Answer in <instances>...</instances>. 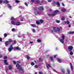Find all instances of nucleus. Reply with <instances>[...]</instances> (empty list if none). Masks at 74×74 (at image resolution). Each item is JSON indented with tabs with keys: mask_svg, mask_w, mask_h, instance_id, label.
I'll list each match as a JSON object with an SVG mask.
<instances>
[{
	"mask_svg": "<svg viewBox=\"0 0 74 74\" xmlns=\"http://www.w3.org/2000/svg\"><path fill=\"white\" fill-rule=\"evenodd\" d=\"M9 68L10 70H11L12 69V65H11V66H9Z\"/></svg>",
	"mask_w": 74,
	"mask_h": 74,
	"instance_id": "16",
	"label": "nucleus"
},
{
	"mask_svg": "<svg viewBox=\"0 0 74 74\" xmlns=\"http://www.w3.org/2000/svg\"><path fill=\"white\" fill-rule=\"evenodd\" d=\"M57 29L58 31V32H59V31H60V29L59 28V27H57Z\"/></svg>",
	"mask_w": 74,
	"mask_h": 74,
	"instance_id": "42",
	"label": "nucleus"
},
{
	"mask_svg": "<svg viewBox=\"0 0 74 74\" xmlns=\"http://www.w3.org/2000/svg\"><path fill=\"white\" fill-rule=\"evenodd\" d=\"M13 49L14 51H15L16 49V50H18V51H20L21 50V48H19L18 47H15L14 48H13Z\"/></svg>",
	"mask_w": 74,
	"mask_h": 74,
	"instance_id": "4",
	"label": "nucleus"
},
{
	"mask_svg": "<svg viewBox=\"0 0 74 74\" xmlns=\"http://www.w3.org/2000/svg\"><path fill=\"white\" fill-rule=\"evenodd\" d=\"M33 42H30V44H32V43H33Z\"/></svg>",
	"mask_w": 74,
	"mask_h": 74,
	"instance_id": "64",
	"label": "nucleus"
},
{
	"mask_svg": "<svg viewBox=\"0 0 74 74\" xmlns=\"http://www.w3.org/2000/svg\"><path fill=\"white\" fill-rule=\"evenodd\" d=\"M50 59L52 62H53V59L52 57H50Z\"/></svg>",
	"mask_w": 74,
	"mask_h": 74,
	"instance_id": "20",
	"label": "nucleus"
},
{
	"mask_svg": "<svg viewBox=\"0 0 74 74\" xmlns=\"http://www.w3.org/2000/svg\"><path fill=\"white\" fill-rule=\"evenodd\" d=\"M39 74H42V71H40L39 72Z\"/></svg>",
	"mask_w": 74,
	"mask_h": 74,
	"instance_id": "43",
	"label": "nucleus"
},
{
	"mask_svg": "<svg viewBox=\"0 0 74 74\" xmlns=\"http://www.w3.org/2000/svg\"><path fill=\"white\" fill-rule=\"evenodd\" d=\"M16 67H18V70L20 71L21 73H23V71H22V68L20 67V65H19L18 64H17L16 65Z\"/></svg>",
	"mask_w": 74,
	"mask_h": 74,
	"instance_id": "2",
	"label": "nucleus"
},
{
	"mask_svg": "<svg viewBox=\"0 0 74 74\" xmlns=\"http://www.w3.org/2000/svg\"><path fill=\"white\" fill-rule=\"evenodd\" d=\"M27 59H30V57L29 56H27Z\"/></svg>",
	"mask_w": 74,
	"mask_h": 74,
	"instance_id": "45",
	"label": "nucleus"
},
{
	"mask_svg": "<svg viewBox=\"0 0 74 74\" xmlns=\"http://www.w3.org/2000/svg\"><path fill=\"white\" fill-rule=\"evenodd\" d=\"M70 55H73V53L72 51H71L70 52Z\"/></svg>",
	"mask_w": 74,
	"mask_h": 74,
	"instance_id": "31",
	"label": "nucleus"
},
{
	"mask_svg": "<svg viewBox=\"0 0 74 74\" xmlns=\"http://www.w3.org/2000/svg\"><path fill=\"white\" fill-rule=\"evenodd\" d=\"M67 72L68 73V74H70V70H69V69H67Z\"/></svg>",
	"mask_w": 74,
	"mask_h": 74,
	"instance_id": "33",
	"label": "nucleus"
},
{
	"mask_svg": "<svg viewBox=\"0 0 74 74\" xmlns=\"http://www.w3.org/2000/svg\"><path fill=\"white\" fill-rule=\"evenodd\" d=\"M31 65H32V66H34V62H32L31 64Z\"/></svg>",
	"mask_w": 74,
	"mask_h": 74,
	"instance_id": "34",
	"label": "nucleus"
},
{
	"mask_svg": "<svg viewBox=\"0 0 74 74\" xmlns=\"http://www.w3.org/2000/svg\"><path fill=\"white\" fill-rule=\"evenodd\" d=\"M65 38V36H64V35H62V40H64Z\"/></svg>",
	"mask_w": 74,
	"mask_h": 74,
	"instance_id": "22",
	"label": "nucleus"
},
{
	"mask_svg": "<svg viewBox=\"0 0 74 74\" xmlns=\"http://www.w3.org/2000/svg\"><path fill=\"white\" fill-rule=\"evenodd\" d=\"M53 30H54V32H56V27H53Z\"/></svg>",
	"mask_w": 74,
	"mask_h": 74,
	"instance_id": "13",
	"label": "nucleus"
},
{
	"mask_svg": "<svg viewBox=\"0 0 74 74\" xmlns=\"http://www.w3.org/2000/svg\"><path fill=\"white\" fill-rule=\"evenodd\" d=\"M2 55H0V58H2Z\"/></svg>",
	"mask_w": 74,
	"mask_h": 74,
	"instance_id": "60",
	"label": "nucleus"
},
{
	"mask_svg": "<svg viewBox=\"0 0 74 74\" xmlns=\"http://www.w3.org/2000/svg\"><path fill=\"white\" fill-rule=\"evenodd\" d=\"M43 20H41L40 21V23H43Z\"/></svg>",
	"mask_w": 74,
	"mask_h": 74,
	"instance_id": "39",
	"label": "nucleus"
},
{
	"mask_svg": "<svg viewBox=\"0 0 74 74\" xmlns=\"http://www.w3.org/2000/svg\"><path fill=\"white\" fill-rule=\"evenodd\" d=\"M3 2V0H0V4H1Z\"/></svg>",
	"mask_w": 74,
	"mask_h": 74,
	"instance_id": "47",
	"label": "nucleus"
},
{
	"mask_svg": "<svg viewBox=\"0 0 74 74\" xmlns=\"http://www.w3.org/2000/svg\"><path fill=\"white\" fill-rule=\"evenodd\" d=\"M18 37L19 38H21V36H19V35H18Z\"/></svg>",
	"mask_w": 74,
	"mask_h": 74,
	"instance_id": "55",
	"label": "nucleus"
},
{
	"mask_svg": "<svg viewBox=\"0 0 74 74\" xmlns=\"http://www.w3.org/2000/svg\"><path fill=\"white\" fill-rule=\"evenodd\" d=\"M8 3V2L7 0H5L4 1V3H5V4H7Z\"/></svg>",
	"mask_w": 74,
	"mask_h": 74,
	"instance_id": "21",
	"label": "nucleus"
},
{
	"mask_svg": "<svg viewBox=\"0 0 74 74\" xmlns=\"http://www.w3.org/2000/svg\"><path fill=\"white\" fill-rule=\"evenodd\" d=\"M57 56V55H56L54 56V58H56V56Z\"/></svg>",
	"mask_w": 74,
	"mask_h": 74,
	"instance_id": "56",
	"label": "nucleus"
},
{
	"mask_svg": "<svg viewBox=\"0 0 74 74\" xmlns=\"http://www.w3.org/2000/svg\"><path fill=\"white\" fill-rule=\"evenodd\" d=\"M39 60H40V62H41V60H42L41 58H39Z\"/></svg>",
	"mask_w": 74,
	"mask_h": 74,
	"instance_id": "63",
	"label": "nucleus"
},
{
	"mask_svg": "<svg viewBox=\"0 0 74 74\" xmlns=\"http://www.w3.org/2000/svg\"><path fill=\"white\" fill-rule=\"evenodd\" d=\"M74 32H69V34H74Z\"/></svg>",
	"mask_w": 74,
	"mask_h": 74,
	"instance_id": "38",
	"label": "nucleus"
},
{
	"mask_svg": "<svg viewBox=\"0 0 74 74\" xmlns=\"http://www.w3.org/2000/svg\"><path fill=\"white\" fill-rule=\"evenodd\" d=\"M8 7L9 8H11V6L10 4L8 5Z\"/></svg>",
	"mask_w": 74,
	"mask_h": 74,
	"instance_id": "26",
	"label": "nucleus"
},
{
	"mask_svg": "<svg viewBox=\"0 0 74 74\" xmlns=\"http://www.w3.org/2000/svg\"><path fill=\"white\" fill-rule=\"evenodd\" d=\"M54 12H55V13L56 14L58 13V12H59V10H55L54 11Z\"/></svg>",
	"mask_w": 74,
	"mask_h": 74,
	"instance_id": "18",
	"label": "nucleus"
},
{
	"mask_svg": "<svg viewBox=\"0 0 74 74\" xmlns=\"http://www.w3.org/2000/svg\"><path fill=\"white\" fill-rule=\"evenodd\" d=\"M70 64L71 66V70L72 71H73V66H72V64L70 63Z\"/></svg>",
	"mask_w": 74,
	"mask_h": 74,
	"instance_id": "6",
	"label": "nucleus"
},
{
	"mask_svg": "<svg viewBox=\"0 0 74 74\" xmlns=\"http://www.w3.org/2000/svg\"><path fill=\"white\" fill-rule=\"evenodd\" d=\"M31 26H32V27H35V26H36V25L35 24H32L31 25Z\"/></svg>",
	"mask_w": 74,
	"mask_h": 74,
	"instance_id": "25",
	"label": "nucleus"
},
{
	"mask_svg": "<svg viewBox=\"0 0 74 74\" xmlns=\"http://www.w3.org/2000/svg\"><path fill=\"white\" fill-rule=\"evenodd\" d=\"M62 6H64V4L63 3H62Z\"/></svg>",
	"mask_w": 74,
	"mask_h": 74,
	"instance_id": "57",
	"label": "nucleus"
},
{
	"mask_svg": "<svg viewBox=\"0 0 74 74\" xmlns=\"http://www.w3.org/2000/svg\"><path fill=\"white\" fill-rule=\"evenodd\" d=\"M46 66L47 67V68L48 69H49V67H50V65L49 64H48V65H47Z\"/></svg>",
	"mask_w": 74,
	"mask_h": 74,
	"instance_id": "15",
	"label": "nucleus"
},
{
	"mask_svg": "<svg viewBox=\"0 0 74 74\" xmlns=\"http://www.w3.org/2000/svg\"><path fill=\"white\" fill-rule=\"evenodd\" d=\"M36 3H40V1H36Z\"/></svg>",
	"mask_w": 74,
	"mask_h": 74,
	"instance_id": "48",
	"label": "nucleus"
},
{
	"mask_svg": "<svg viewBox=\"0 0 74 74\" xmlns=\"http://www.w3.org/2000/svg\"><path fill=\"white\" fill-rule=\"evenodd\" d=\"M12 45H11L10 46V47L8 48V50L9 52H11L13 49V47H12Z\"/></svg>",
	"mask_w": 74,
	"mask_h": 74,
	"instance_id": "5",
	"label": "nucleus"
},
{
	"mask_svg": "<svg viewBox=\"0 0 74 74\" xmlns=\"http://www.w3.org/2000/svg\"><path fill=\"white\" fill-rule=\"evenodd\" d=\"M9 41V42H11L12 41V40L11 39H9V41Z\"/></svg>",
	"mask_w": 74,
	"mask_h": 74,
	"instance_id": "46",
	"label": "nucleus"
},
{
	"mask_svg": "<svg viewBox=\"0 0 74 74\" xmlns=\"http://www.w3.org/2000/svg\"><path fill=\"white\" fill-rule=\"evenodd\" d=\"M60 42H62V43H64V41L63 39H61L60 40Z\"/></svg>",
	"mask_w": 74,
	"mask_h": 74,
	"instance_id": "23",
	"label": "nucleus"
},
{
	"mask_svg": "<svg viewBox=\"0 0 74 74\" xmlns=\"http://www.w3.org/2000/svg\"><path fill=\"white\" fill-rule=\"evenodd\" d=\"M9 44V41H7L5 42V46H7L8 44Z\"/></svg>",
	"mask_w": 74,
	"mask_h": 74,
	"instance_id": "9",
	"label": "nucleus"
},
{
	"mask_svg": "<svg viewBox=\"0 0 74 74\" xmlns=\"http://www.w3.org/2000/svg\"><path fill=\"white\" fill-rule=\"evenodd\" d=\"M11 20H12V21L14 20V18L13 17H12L11 18Z\"/></svg>",
	"mask_w": 74,
	"mask_h": 74,
	"instance_id": "35",
	"label": "nucleus"
},
{
	"mask_svg": "<svg viewBox=\"0 0 74 74\" xmlns=\"http://www.w3.org/2000/svg\"><path fill=\"white\" fill-rule=\"evenodd\" d=\"M32 10L34 11V14L35 15H40V12L38 11L37 10V8H36V7L33 8H32Z\"/></svg>",
	"mask_w": 74,
	"mask_h": 74,
	"instance_id": "1",
	"label": "nucleus"
},
{
	"mask_svg": "<svg viewBox=\"0 0 74 74\" xmlns=\"http://www.w3.org/2000/svg\"><path fill=\"white\" fill-rule=\"evenodd\" d=\"M61 70L62 73H64V72H65L64 69L63 68L61 69Z\"/></svg>",
	"mask_w": 74,
	"mask_h": 74,
	"instance_id": "7",
	"label": "nucleus"
},
{
	"mask_svg": "<svg viewBox=\"0 0 74 74\" xmlns=\"http://www.w3.org/2000/svg\"><path fill=\"white\" fill-rule=\"evenodd\" d=\"M13 32H15V28H13L11 30Z\"/></svg>",
	"mask_w": 74,
	"mask_h": 74,
	"instance_id": "32",
	"label": "nucleus"
},
{
	"mask_svg": "<svg viewBox=\"0 0 74 74\" xmlns=\"http://www.w3.org/2000/svg\"><path fill=\"white\" fill-rule=\"evenodd\" d=\"M25 5H26L27 6H28V4L27 3H25Z\"/></svg>",
	"mask_w": 74,
	"mask_h": 74,
	"instance_id": "44",
	"label": "nucleus"
},
{
	"mask_svg": "<svg viewBox=\"0 0 74 74\" xmlns=\"http://www.w3.org/2000/svg\"><path fill=\"white\" fill-rule=\"evenodd\" d=\"M14 44H16V40H14Z\"/></svg>",
	"mask_w": 74,
	"mask_h": 74,
	"instance_id": "50",
	"label": "nucleus"
},
{
	"mask_svg": "<svg viewBox=\"0 0 74 74\" xmlns=\"http://www.w3.org/2000/svg\"><path fill=\"white\" fill-rule=\"evenodd\" d=\"M21 21H23V19H21Z\"/></svg>",
	"mask_w": 74,
	"mask_h": 74,
	"instance_id": "62",
	"label": "nucleus"
},
{
	"mask_svg": "<svg viewBox=\"0 0 74 74\" xmlns=\"http://www.w3.org/2000/svg\"><path fill=\"white\" fill-rule=\"evenodd\" d=\"M52 16H55V15H56V14L55 12H54L52 14Z\"/></svg>",
	"mask_w": 74,
	"mask_h": 74,
	"instance_id": "24",
	"label": "nucleus"
},
{
	"mask_svg": "<svg viewBox=\"0 0 74 74\" xmlns=\"http://www.w3.org/2000/svg\"><path fill=\"white\" fill-rule=\"evenodd\" d=\"M35 68H37V67H38V66L37 65H36L35 66Z\"/></svg>",
	"mask_w": 74,
	"mask_h": 74,
	"instance_id": "52",
	"label": "nucleus"
},
{
	"mask_svg": "<svg viewBox=\"0 0 74 74\" xmlns=\"http://www.w3.org/2000/svg\"><path fill=\"white\" fill-rule=\"evenodd\" d=\"M48 15L49 16H53L52 14H49Z\"/></svg>",
	"mask_w": 74,
	"mask_h": 74,
	"instance_id": "40",
	"label": "nucleus"
},
{
	"mask_svg": "<svg viewBox=\"0 0 74 74\" xmlns=\"http://www.w3.org/2000/svg\"><path fill=\"white\" fill-rule=\"evenodd\" d=\"M58 61L59 62V63H61L62 62V61H61V60L60 59H58Z\"/></svg>",
	"mask_w": 74,
	"mask_h": 74,
	"instance_id": "28",
	"label": "nucleus"
},
{
	"mask_svg": "<svg viewBox=\"0 0 74 74\" xmlns=\"http://www.w3.org/2000/svg\"><path fill=\"white\" fill-rule=\"evenodd\" d=\"M56 22L57 23H60V21L59 20L56 21Z\"/></svg>",
	"mask_w": 74,
	"mask_h": 74,
	"instance_id": "41",
	"label": "nucleus"
},
{
	"mask_svg": "<svg viewBox=\"0 0 74 74\" xmlns=\"http://www.w3.org/2000/svg\"><path fill=\"white\" fill-rule=\"evenodd\" d=\"M65 23H67V25H69V24L70 23V22H69V21H66L65 22Z\"/></svg>",
	"mask_w": 74,
	"mask_h": 74,
	"instance_id": "12",
	"label": "nucleus"
},
{
	"mask_svg": "<svg viewBox=\"0 0 74 74\" xmlns=\"http://www.w3.org/2000/svg\"><path fill=\"white\" fill-rule=\"evenodd\" d=\"M38 9L40 10H44V8H43V7H40L38 8Z\"/></svg>",
	"mask_w": 74,
	"mask_h": 74,
	"instance_id": "8",
	"label": "nucleus"
},
{
	"mask_svg": "<svg viewBox=\"0 0 74 74\" xmlns=\"http://www.w3.org/2000/svg\"><path fill=\"white\" fill-rule=\"evenodd\" d=\"M37 41L38 42H40L41 41V40L40 39H38L37 40Z\"/></svg>",
	"mask_w": 74,
	"mask_h": 74,
	"instance_id": "27",
	"label": "nucleus"
},
{
	"mask_svg": "<svg viewBox=\"0 0 74 74\" xmlns=\"http://www.w3.org/2000/svg\"><path fill=\"white\" fill-rule=\"evenodd\" d=\"M4 59H6V58H7V56H5L3 57Z\"/></svg>",
	"mask_w": 74,
	"mask_h": 74,
	"instance_id": "49",
	"label": "nucleus"
},
{
	"mask_svg": "<svg viewBox=\"0 0 74 74\" xmlns=\"http://www.w3.org/2000/svg\"><path fill=\"white\" fill-rule=\"evenodd\" d=\"M32 30H33V32H34V33L35 32H36V31H35V30H34V29H33Z\"/></svg>",
	"mask_w": 74,
	"mask_h": 74,
	"instance_id": "54",
	"label": "nucleus"
},
{
	"mask_svg": "<svg viewBox=\"0 0 74 74\" xmlns=\"http://www.w3.org/2000/svg\"><path fill=\"white\" fill-rule=\"evenodd\" d=\"M20 25V23L19 22H17L16 23V26H19V25Z\"/></svg>",
	"mask_w": 74,
	"mask_h": 74,
	"instance_id": "19",
	"label": "nucleus"
},
{
	"mask_svg": "<svg viewBox=\"0 0 74 74\" xmlns=\"http://www.w3.org/2000/svg\"><path fill=\"white\" fill-rule=\"evenodd\" d=\"M4 62L5 63V64H6V65H8V63H7V60H4Z\"/></svg>",
	"mask_w": 74,
	"mask_h": 74,
	"instance_id": "14",
	"label": "nucleus"
},
{
	"mask_svg": "<svg viewBox=\"0 0 74 74\" xmlns=\"http://www.w3.org/2000/svg\"><path fill=\"white\" fill-rule=\"evenodd\" d=\"M73 49V47L71 46H69L68 47V49L69 51H71Z\"/></svg>",
	"mask_w": 74,
	"mask_h": 74,
	"instance_id": "3",
	"label": "nucleus"
},
{
	"mask_svg": "<svg viewBox=\"0 0 74 74\" xmlns=\"http://www.w3.org/2000/svg\"><path fill=\"white\" fill-rule=\"evenodd\" d=\"M65 19V18H64V17H63L62 18L61 20H62V21H64Z\"/></svg>",
	"mask_w": 74,
	"mask_h": 74,
	"instance_id": "29",
	"label": "nucleus"
},
{
	"mask_svg": "<svg viewBox=\"0 0 74 74\" xmlns=\"http://www.w3.org/2000/svg\"><path fill=\"white\" fill-rule=\"evenodd\" d=\"M36 24H37V25H39V24H40V22H39L38 21H37L36 22Z\"/></svg>",
	"mask_w": 74,
	"mask_h": 74,
	"instance_id": "30",
	"label": "nucleus"
},
{
	"mask_svg": "<svg viewBox=\"0 0 74 74\" xmlns=\"http://www.w3.org/2000/svg\"><path fill=\"white\" fill-rule=\"evenodd\" d=\"M48 2L50 3V2H51V1H52V0H48Z\"/></svg>",
	"mask_w": 74,
	"mask_h": 74,
	"instance_id": "51",
	"label": "nucleus"
},
{
	"mask_svg": "<svg viewBox=\"0 0 74 74\" xmlns=\"http://www.w3.org/2000/svg\"><path fill=\"white\" fill-rule=\"evenodd\" d=\"M11 24L12 25H15L16 24V23H15V22H14V21H12L11 22Z\"/></svg>",
	"mask_w": 74,
	"mask_h": 74,
	"instance_id": "11",
	"label": "nucleus"
},
{
	"mask_svg": "<svg viewBox=\"0 0 74 74\" xmlns=\"http://www.w3.org/2000/svg\"><path fill=\"white\" fill-rule=\"evenodd\" d=\"M61 10L63 12H66V10L65 9H62Z\"/></svg>",
	"mask_w": 74,
	"mask_h": 74,
	"instance_id": "10",
	"label": "nucleus"
},
{
	"mask_svg": "<svg viewBox=\"0 0 74 74\" xmlns=\"http://www.w3.org/2000/svg\"><path fill=\"white\" fill-rule=\"evenodd\" d=\"M56 4L58 6V7H59L60 6V4H59V3L58 2H57L56 3Z\"/></svg>",
	"mask_w": 74,
	"mask_h": 74,
	"instance_id": "17",
	"label": "nucleus"
},
{
	"mask_svg": "<svg viewBox=\"0 0 74 74\" xmlns=\"http://www.w3.org/2000/svg\"><path fill=\"white\" fill-rule=\"evenodd\" d=\"M15 1L16 2V3H19V1H18V0H16Z\"/></svg>",
	"mask_w": 74,
	"mask_h": 74,
	"instance_id": "37",
	"label": "nucleus"
},
{
	"mask_svg": "<svg viewBox=\"0 0 74 74\" xmlns=\"http://www.w3.org/2000/svg\"><path fill=\"white\" fill-rule=\"evenodd\" d=\"M4 37H6L7 36V34H4Z\"/></svg>",
	"mask_w": 74,
	"mask_h": 74,
	"instance_id": "36",
	"label": "nucleus"
},
{
	"mask_svg": "<svg viewBox=\"0 0 74 74\" xmlns=\"http://www.w3.org/2000/svg\"><path fill=\"white\" fill-rule=\"evenodd\" d=\"M20 7L21 8H23V9H24V8H25L24 7H22V6H21Z\"/></svg>",
	"mask_w": 74,
	"mask_h": 74,
	"instance_id": "61",
	"label": "nucleus"
},
{
	"mask_svg": "<svg viewBox=\"0 0 74 74\" xmlns=\"http://www.w3.org/2000/svg\"><path fill=\"white\" fill-rule=\"evenodd\" d=\"M31 1L32 2H34V0H31Z\"/></svg>",
	"mask_w": 74,
	"mask_h": 74,
	"instance_id": "59",
	"label": "nucleus"
},
{
	"mask_svg": "<svg viewBox=\"0 0 74 74\" xmlns=\"http://www.w3.org/2000/svg\"><path fill=\"white\" fill-rule=\"evenodd\" d=\"M0 41H2V39L1 38H0Z\"/></svg>",
	"mask_w": 74,
	"mask_h": 74,
	"instance_id": "58",
	"label": "nucleus"
},
{
	"mask_svg": "<svg viewBox=\"0 0 74 74\" xmlns=\"http://www.w3.org/2000/svg\"><path fill=\"white\" fill-rule=\"evenodd\" d=\"M13 63H14V64H16V62H15V61H13Z\"/></svg>",
	"mask_w": 74,
	"mask_h": 74,
	"instance_id": "53",
	"label": "nucleus"
}]
</instances>
